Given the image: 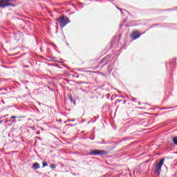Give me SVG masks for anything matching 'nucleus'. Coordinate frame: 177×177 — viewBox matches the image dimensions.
<instances>
[{"label": "nucleus", "instance_id": "nucleus-1", "mask_svg": "<svg viewBox=\"0 0 177 177\" xmlns=\"http://www.w3.org/2000/svg\"><path fill=\"white\" fill-rule=\"evenodd\" d=\"M58 21L59 22V24L61 27H65V26H67L68 23H70V19L67 18V17H61L60 18L57 19Z\"/></svg>", "mask_w": 177, "mask_h": 177}, {"label": "nucleus", "instance_id": "nucleus-2", "mask_svg": "<svg viewBox=\"0 0 177 177\" xmlns=\"http://www.w3.org/2000/svg\"><path fill=\"white\" fill-rule=\"evenodd\" d=\"M103 154H106V152L103 150L95 149L90 151L91 156H103Z\"/></svg>", "mask_w": 177, "mask_h": 177}, {"label": "nucleus", "instance_id": "nucleus-3", "mask_svg": "<svg viewBox=\"0 0 177 177\" xmlns=\"http://www.w3.org/2000/svg\"><path fill=\"white\" fill-rule=\"evenodd\" d=\"M10 0H0V8H6V6H13V4L10 3Z\"/></svg>", "mask_w": 177, "mask_h": 177}, {"label": "nucleus", "instance_id": "nucleus-4", "mask_svg": "<svg viewBox=\"0 0 177 177\" xmlns=\"http://www.w3.org/2000/svg\"><path fill=\"white\" fill-rule=\"evenodd\" d=\"M165 159H162L156 166V169L158 175H160V172H161V168L162 167V164H164Z\"/></svg>", "mask_w": 177, "mask_h": 177}, {"label": "nucleus", "instance_id": "nucleus-5", "mask_svg": "<svg viewBox=\"0 0 177 177\" xmlns=\"http://www.w3.org/2000/svg\"><path fill=\"white\" fill-rule=\"evenodd\" d=\"M140 35H142L140 34V32H139V31L135 30L133 32V39H138V38H139V37H140Z\"/></svg>", "mask_w": 177, "mask_h": 177}, {"label": "nucleus", "instance_id": "nucleus-6", "mask_svg": "<svg viewBox=\"0 0 177 177\" xmlns=\"http://www.w3.org/2000/svg\"><path fill=\"white\" fill-rule=\"evenodd\" d=\"M33 168H34V169H39V164H38V162H35L33 164Z\"/></svg>", "mask_w": 177, "mask_h": 177}, {"label": "nucleus", "instance_id": "nucleus-7", "mask_svg": "<svg viewBox=\"0 0 177 177\" xmlns=\"http://www.w3.org/2000/svg\"><path fill=\"white\" fill-rule=\"evenodd\" d=\"M173 142H174V145H176V146H177V137L173 138Z\"/></svg>", "mask_w": 177, "mask_h": 177}, {"label": "nucleus", "instance_id": "nucleus-8", "mask_svg": "<svg viewBox=\"0 0 177 177\" xmlns=\"http://www.w3.org/2000/svg\"><path fill=\"white\" fill-rule=\"evenodd\" d=\"M43 164V167H47L48 166V163H46V162H43L42 163Z\"/></svg>", "mask_w": 177, "mask_h": 177}, {"label": "nucleus", "instance_id": "nucleus-9", "mask_svg": "<svg viewBox=\"0 0 177 177\" xmlns=\"http://www.w3.org/2000/svg\"><path fill=\"white\" fill-rule=\"evenodd\" d=\"M50 167L53 169V168H56V166L55 165H50Z\"/></svg>", "mask_w": 177, "mask_h": 177}, {"label": "nucleus", "instance_id": "nucleus-10", "mask_svg": "<svg viewBox=\"0 0 177 177\" xmlns=\"http://www.w3.org/2000/svg\"><path fill=\"white\" fill-rule=\"evenodd\" d=\"M12 118H16V116H12L11 120H12Z\"/></svg>", "mask_w": 177, "mask_h": 177}, {"label": "nucleus", "instance_id": "nucleus-11", "mask_svg": "<svg viewBox=\"0 0 177 177\" xmlns=\"http://www.w3.org/2000/svg\"><path fill=\"white\" fill-rule=\"evenodd\" d=\"M131 37H133V35H131Z\"/></svg>", "mask_w": 177, "mask_h": 177}]
</instances>
